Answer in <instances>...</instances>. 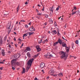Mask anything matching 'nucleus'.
<instances>
[{
  "mask_svg": "<svg viewBox=\"0 0 80 80\" xmlns=\"http://www.w3.org/2000/svg\"><path fill=\"white\" fill-rule=\"evenodd\" d=\"M74 46V43H72V48H73Z\"/></svg>",
  "mask_w": 80,
  "mask_h": 80,
  "instance_id": "32",
  "label": "nucleus"
},
{
  "mask_svg": "<svg viewBox=\"0 0 80 80\" xmlns=\"http://www.w3.org/2000/svg\"><path fill=\"white\" fill-rule=\"evenodd\" d=\"M14 34H15V35H17V33L16 32H14Z\"/></svg>",
  "mask_w": 80,
  "mask_h": 80,
  "instance_id": "56",
  "label": "nucleus"
},
{
  "mask_svg": "<svg viewBox=\"0 0 80 80\" xmlns=\"http://www.w3.org/2000/svg\"><path fill=\"white\" fill-rule=\"evenodd\" d=\"M28 33L24 34L23 35V37L24 38V37H27V35H28Z\"/></svg>",
  "mask_w": 80,
  "mask_h": 80,
  "instance_id": "13",
  "label": "nucleus"
},
{
  "mask_svg": "<svg viewBox=\"0 0 80 80\" xmlns=\"http://www.w3.org/2000/svg\"><path fill=\"white\" fill-rule=\"evenodd\" d=\"M58 76H59V77H62V76H63V74L62 73H60L59 74Z\"/></svg>",
  "mask_w": 80,
  "mask_h": 80,
  "instance_id": "27",
  "label": "nucleus"
},
{
  "mask_svg": "<svg viewBox=\"0 0 80 80\" xmlns=\"http://www.w3.org/2000/svg\"><path fill=\"white\" fill-rule=\"evenodd\" d=\"M4 40H5V41H6V40H7V36H5V37L4 38Z\"/></svg>",
  "mask_w": 80,
  "mask_h": 80,
  "instance_id": "30",
  "label": "nucleus"
},
{
  "mask_svg": "<svg viewBox=\"0 0 80 80\" xmlns=\"http://www.w3.org/2000/svg\"><path fill=\"white\" fill-rule=\"evenodd\" d=\"M20 22H25V20H22L20 21Z\"/></svg>",
  "mask_w": 80,
  "mask_h": 80,
  "instance_id": "41",
  "label": "nucleus"
},
{
  "mask_svg": "<svg viewBox=\"0 0 80 80\" xmlns=\"http://www.w3.org/2000/svg\"><path fill=\"white\" fill-rule=\"evenodd\" d=\"M34 33V32H30L29 33V36L31 35H33Z\"/></svg>",
  "mask_w": 80,
  "mask_h": 80,
  "instance_id": "23",
  "label": "nucleus"
},
{
  "mask_svg": "<svg viewBox=\"0 0 80 80\" xmlns=\"http://www.w3.org/2000/svg\"><path fill=\"white\" fill-rule=\"evenodd\" d=\"M1 63H4V62H0V64Z\"/></svg>",
  "mask_w": 80,
  "mask_h": 80,
  "instance_id": "52",
  "label": "nucleus"
},
{
  "mask_svg": "<svg viewBox=\"0 0 80 80\" xmlns=\"http://www.w3.org/2000/svg\"><path fill=\"white\" fill-rule=\"evenodd\" d=\"M54 24H55V25L56 26H57V23H56L55 22V23H54Z\"/></svg>",
  "mask_w": 80,
  "mask_h": 80,
  "instance_id": "54",
  "label": "nucleus"
},
{
  "mask_svg": "<svg viewBox=\"0 0 80 80\" xmlns=\"http://www.w3.org/2000/svg\"><path fill=\"white\" fill-rule=\"evenodd\" d=\"M49 22L50 23H53V21L52 20V19H49Z\"/></svg>",
  "mask_w": 80,
  "mask_h": 80,
  "instance_id": "16",
  "label": "nucleus"
},
{
  "mask_svg": "<svg viewBox=\"0 0 80 80\" xmlns=\"http://www.w3.org/2000/svg\"><path fill=\"white\" fill-rule=\"evenodd\" d=\"M36 48H37V52H40V51H41V48H40L39 46H36Z\"/></svg>",
  "mask_w": 80,
  "mask_h": 80,
  "instance_id": "7",
  "label": "nucleus"
},
{
  "mask_svg": "<svg viewBox=\"0 0 80 80\" xmlns=\"http://www.w3.org/2000/svg\"><path fill=\"white\" fill-rule=\"evenodd\" d=\"M2 74V72L0 71V75Z\"/></svg>",
  "mask_w": 80,
  "mask_h": 80,
  "instance_id": "55",
  "label": "nucleus"
},
{
  "mask_svg": "<svg viewBox=\"0 0 80 80\" xmlns=\"http://www.w3.org/2000/svg\"><path fill=\"white\" fill-rule=\"evenodd\" d=\"M9 24H8L7 27V29H9V30H8V34H9L10 33V25L8 27V25Z\"/></svg>",
  "mask_w": 80,
  "mask_h": 80,
  "instance_id": "6",
  "label": "nucleus"
},
{
  "mask_svg": "<svg viewBox=\"0 0 80 80\" xmlns=\"http://www.w3.org/2000/svg\"><path fill=\"white\" fill-rule=\"evenodd\" d=\"M20 6L19 5H18V8H17V13H18V10H19V7Z\"/></svg>",
  "mask_w": 80,
  "mask_h": 80,
  "instance_id": "24",
  "label": "nucleus"
},
{
  "mask_svg": "<svg viewBox=\"0 0 80 80\" xmlns=\"http://www.w3.org/2000/svg\"><path fill=\"white\" fill-rule=\"evenodd\" d=\"M8 52L9 53H10V51L9 50V51H8Z\"/></svg>",
  "mask_w": 80,
  "mask_h": 80,
  "instance_id": "47",
  "label": "nucleus"
},
{
  "mask_svg": "<svg viewBox=\"0 0 80 80\" xmlns=\"http://www.w3.org/2000/svg\"><path fill=\"white\" fill-rule=\"evenodd\" d=\"M75 13H76V12H73L72 13V15H73V14H75Z\"/></svg>",
  "mask_w": 80,
  "mask_h": 80,
  "instance_id": "44",
  "label": "nucleus"
},
{
  "mask_svg": "<svg viewBox=\"0 0 80 80\" xmlns=\"http://www.w3.org/2000/svg\"><path fill=\"white\" fill-rule=\"evenodd\" d=\"M50 31H48V33L50 34Z\"/></svg>",
  "mask_w": 80,
  "mask_h": 80,
  "instance_id": "61",
  "label": "nucleus"
},
{
  "mask_svg": "<svg viewBox=\"0 0 80 80\" xmlns=\"http://www.w3.org/2000/svg\"><path fill=\"white\" fill-rule=\"evenodd\" d=\"M31 24V22L29 23H28V25H30Z\"/></svg>",
  "mask_w": 80,
  "mask_h": 80,
  "instance_id": "60",
  "label": "nucleus"
},
{
  "mask_svg": "<svg viewBox=\"0 0 80 80\" xmlns=\"http://www.w3.org/2000/svg\"><path fill=\"white\" fill-rule=\"evenodd\" d=\"M74 9H77V8L76 7H74Z\"/></svg>",
  "mask_w": 80,
  "mask_h": 80,
  "instance_id": "58",
  "label": "nucleus"
},
{
  "mask_svg": "<svg viewBox=\"0 0 80 80\" xmlns=\"http://www.w3.org/2000/svg\"><path fill=\"white\" fill-rule=\"evenodd\" d=\"M9 50H10V44H9Z\"/></svg>",
  "mask_w": 80,
  "mask_h": 80,
  "instance_id": "50",
  "label": "nucleus"
},
{
  "mask_svg": "<svg viewBox=\"0 0 80 80\" xmlns=\"http://www.w3.org/2000/svg\"><path fill=\"white\" fill-rule=\"evenodd\" d=\"M44 16L46 17V18H48V16L47 14H45Z\"/></svg>",
  "mask_w": 80,
  "mask_h": 80,
  "instance_id": "31",
  "label": "nucleus"
},
{
  "mask_svg": "<svg viewBox=\"0 0 80 80\" xmlns=\"http://www.w3.org/2000/svg\"><path fill=\"white\" fill-rule=\"evenodd\" d=\"M58 42L60 44H62L63 42H62V41L60 39V38H59L58 40Z\"/></svg>",
  "mask_w": 80,
  "mask_h": 80,
  "instance_id": "9",
  "label": "nucleus"
},
{
  "mask_svg": "<svg viewBox=\"0 0 80 80\" xmlns=\"http://www.w3.org/2000/svg\"><path fill=\"white\" fill-rule=\"evenodd\" d=\"M18 23V21H17L16 23V25H17Z\"/></svg>",
  "mask_w": 80,
  "mask_h": 80,
  "instance_id": "51",
  "label": "nucleus"
},
{
  "mask_svg": "<svg viewBox=\"0 0 80 80\" xmlns=\"http://www.w3.org/2000/svg\"><path fill=\"white\" fill-rule=\"evenodd\" d=\"M57 31H58V32H59V29H57Z\"/></svg>",
  "mask_w": 80,
  "mask_h": 80,
  "instance_id": "53",
  "label": "nucleus"
},
{
  "mask_svg": "<svg viewBox=\"0 0 80 80\" xmlns=\"http://www.w3.org/2000/svg\"><path fill=\"white\" fill-rule=\"evenodd\" d=\"M42 11H44V8H42Z\"/></svg>",
  "mask_w": 80,
  "mask_h": 80,
  "instance_id": "62",
  "label": "nucleus"
},
{
  "mask_svg": "<svg viewBox=\"0 0 80 80\" xmlns=\"http://www.w3.org/2000/svg\"><path fill=\"white\" fill-rule=\"evenodd\" d=\"M52 32L53 33H55V34H57V31H56V30H54L52 31Z\"/></svg>",
  "mask_w": 80,
  "mask_h": 80,
  "instance_id": "25",
  "label": "nucleus"
},
{
  "mask_svg": "<svg viewBox=\"0 0 80 80\" xmlns=\"http://www.w3.org/2000/svg\"><path fill=\"white\" fill-rule=\"evenodd\" d=\"M38 15H41V13H38Z\"/></svg>",
  "mask_w": 80,
  "mask_h": 80,
  "instance_id": "43",
  "label": "nucleus"
},
{
  "mask_svg": "<svg viewBox=\"0 0 80 80\" xmlns=\"http://www.w3.org/2000/svg\"><path fill=\"white\" fill-rule=\"evenodd\" d=\"M27 50H28V51H30V50H31V49L29 47H27L26 50H25V52H27Z\"/></svg>",
  "mask_w": 80,
  "mask_h": 80,
  "instance_id": "11",
  "label": "nucleus"
},
{
  "mask_svg": "<svg viewBox=\"0 0 80 80\" xmlns=\"http://www.w3.org/2000/svg\"><path fill=\"white\" fill-rule=\"evenodd\" d=\"M38 55H39V53H38L37 55H35L33 56V58H36V57H37L38 56Z\"/></svg>",
  "mask_w": 80,
  "mask_h": 80,
  "instance_id": "21",
  "label": "nucleus"
},
{
  "mask_svg": "<svg viewBox=\"0 0 80 80\" xmlns=\"http://www.w3.org/2000/svg\"><path fill=\"white\" fill-rule=\"evenodd\" d=\"M75 43H76V44H77V45H78V40H77L75 41Z\"/></svg>",
  "mask_w": 80,
  "mask_h": 80,
  "instance_id": "28",
  "label": "nucleus"
},
{
  "mask_svg": "<svg viewBox=\"0 0 80 80\" xmlns=\"http://www.w3.org/2000/svg\"><path fill=\"white\" fill-rule=\"evenodd\" d=\"M12 65H19V63L18 62H17L16 59H13L11 61Z\"/></svg>",
  "mask_w": 80,
  "mask_h": 80,
  "instance_id": "3",
  "label": "nucleus"
},
{
  "mask_svg": "<svg viewBox=\"0 0 80 80\" xmlns=\"http://www.w3.org/2000/svg\"><path fill=\"white\" fill-rule=\"evenodd\" d=\"M34 60V58H32V59H30L28 62V65L27 66V67L26 68V70L27 71L29 70L30 68L31 67L32 65V62H33V61Z\"/></svg>",
  "mask_w": 80,
  "mask_h": 80,
  "instance_id": "1",
  "label": "nucleus"
},
{
  "mask_svg": "<svg viewBox=\"0 0 80 80\" xmlns=\"http://www.w3.org/2000/svg\"><path fill=\"white\" fill-rule=\"evenodd\" d=\"M77 73H79V71L78 70L77 71Z\"/></svg>",
  "mask_w": 80,
  "mask_h": 80,
  "instance_id": "63",
  "label": "nucleus"
},
{
  "mask_svg": "<svg viewBox=\"0 0 80 80\" xmlns=\"http://www.w3.org/2000/svg\"><path fill=\"white\" fill-rule=\"evenodd\" d=\"M59 10V8H57L56 9V11H58Z\"/></svg>",
  "mask_w": 80,
  "mask_h": 80,
  "instance_id": "37",
  "label": "nucleus"
},
{
  "mask_svg": "<svg viewBox=\"0 0 80 80\" xmlns=\"http://www.w3.org/2000/svg\"><path fill=\"white\" fill-rule=\"evenodd\" d=\"M60 53L61 54V55H62L61 56V58H62V59L63 58L64 60H66L68 57V56L65 55L66 53L63 52H60Z\"/></svg>",
  "mask_w": 80,
  "mask_h": 80,
  "instance_id": "2",
  "label": "nucleus"
},
{
  "mask_svg": "<svg viewBox=\"0 0 80 80\" xmlns=\"http://www.w3.org/2000/svg\"><path fill=\"white\" fill-rule=\"evenodd\" d=\"M42 39H41L38 42V43H39V44L41 43H42Z\"/></svg>",
  "mask_w": 80,
  "mask_h": 80,
  "instance_id": "29",
  "label": "nucleus"
},
{
  "mask_svg": "<svg viewBox=\"0 0 80 80\" xmlns=\"http://www.w3.org/2000/svg\"><path fill=\"white\" fill-rule=\"evenodd\" d=\"M25 5H27V4H28V3H27V2H25Z\"/></svg>",
  "mask_w": 80,
  "mask_h": 80,
  "instance_id": "49",
  "label": "nucleus"
},
{
  "mask_svg": "<svg viewBox=\"0 0 80 80\" xmlns=\"http://www.w3.org/2000/svg\"><path fill=\"white\" fill-rule=\"evenodd\" d=\"M53 72L54 71L53 70H51L50 71L48 72L49 74L50 75H53Z\"/></svg>",
  "mask_w": 80,
  "mask_h": 80,
  "instance_id": "8",
  "label": "nucleus"
},
{
  "mask_svg": "<svg viewBox=\"0 0 80 80\" xmlns=\"http://www.w3.org/2000/svg\"><path fill=\"white\" fill-rule=\"evenodd\" d=\"M44 24H45V25H47V22H46L45 23H44Z\"/></svg>",
  "mask_w": 80,
  "mask_h": 80,
  "instance_id": "48",
  "label": "nucleus"
},
{
  "mask_svg": "<svg viewBox=\"0 0 80 80\" xmlns=\"http://www.w3.org/2000/svg\"><path fill=\"white\" fill-rule=\"evenodd\" d=\"M62 46L63 47H67V44L64 42H62Z\"/></svg>",
  "mask_w": 80,
  "mask_h": 80,
  "instance_id": "10",
  "label": "nucleus"
},
{
  "mask_svg": "<svg viewBox=\"0 0 80 80\" xmlns=\"http://www.w3.org/2000/svg\"><path fill=\"white\" fill-rule=\"evenodd\" d=\"M12 70H15V67L12 66Z\"/></svg>",
  "mask_w": 80,
  "mask_h": 80,
  "instance_id": "34",
  "label": "nucleus"
},
{
  "mask_svg": "<svg viewBox=\"0 0 80 80\" xmlns=\"http://www.w3.org/2000/svg\"><path fill=\"white\" fill-rule=\"evenodd\" d=\"M19 41H20V42H22V39H19Z\"/></svg>",
  "mask_w": 80,
  "mask_h": 80,
  "instance_id": "46",
  "label": "nucleus"
},
{
  "mask_svg": "<svg viewBox=\"0 0 80 80\" xmlns=\"http://www.w3.org/2000/svg\"><path fill=\"white\" fill-rule=\"evenodd\" d=\"M45 36H42V38H45Z\"/></svg>",
  "mask_w": 80,
  "mask_h": 80,
  "instance_id": "33",
  "label": "nucleus"
},
{
  "mask_svg": "<svg viewBox=\"0 0 80 80\" xmlns=\"http://www.w3.org/2000/svg\"><path fill=\"white\" fill-rule=\"evenodd\" d=\"M30 30L31 32H33V31H35V28H33V27H32L30 29Z\"/></svg>",
  "mask_w": 80,
  "mask_h": 80,
  "instance_id": "12",
  "label": "nucleus"
},
{
  "mask_svg": "<svg viewBox=\"0 0 80 80\" xmlns=\"http://www.w3.org/2000/svg\"><path fill=\"white\" fill-rule=\"evenodd\" d=\"M34 80H38V79L37 78H35L34 79Z\"/></svg>",
  "mask_w": 80,
  "mask_h": 80,
  "instance_id": "45",
  "label": "nucleus"
},
{
  "mask_svg": "<svg viewBox=\"0 0 80 80\" xmlns=\"http://www.w3.org/2000/svg\"><path fill=\"white\" fill-rule=\"evenodd\" d=\"M49 10L50 11H51L53 13V7L50 8Z\"/></svg>",
  "mask_w": 80,
  "mask_h": 80,
  "instance_id": "17",
  "label": "nucleus"
},
{
  "mask_svg": "<svg viewBox=\"0 0 80 80\" xmlns=\"http://www.w3.org/2000/svg\"><path fill=\"white\" fill-rule=\"evenodd\" d=\"M62 38L63 40H66V41H67V40L65 39V38H63V37H62Z\"/></svg>",
  "mask_w": 80,
  "mask_h": 80,
  "instance_id": "38",
  "label": "nucleus"
},
{
  "mask_svg": "<svg viewBox=\"0 0 80 80\" xmlns=\"http://www.w3.org/2000/svg\"><path fill=\"white\" fill-rule=\"evenodd\" d=\"M47 56H49V57H52V54H50V53H47Z\"/></svg>",
  "mask_w": 80,
  "mask_h": 80,
  "instance_id": "19",
  "label": "nucleus"
},
{
  "mask_svg": "<svg viewBox=\"0 0 80 80\" xmlns=\"http://www.w3.org/2000/svg\"><path fill=\"white\" fill-rule=\"evenodd\" d=\"M3 43V41H2V38H0V45H1Z\"/></svg>",
  "mask_w": 80,
  "mask_h": 80,
  "instance_id": "20",
  "label": "nucleus"
},
{
  "mask_svg": "<svg viewBox=\"0 0 80 80\" xmlns=\"http://www.w3.org/2000/svg\"><path fill=\"white\" fill-rule=\"evenodd\" d=\"M58 42H57L55 43H54V46H55L57 44H58Z\"/></svg>",
  "mask_w": 80,
  "mask_h": 80,
  "instance_id": "26",
  "label": "nucleus"
},
{
  "mask_svg": "<svg viewBox=\"0 0 80 80\" xmlns=\"http://www.w3.org/2000/svg\"><path fill=\"white\" fill-rule=\"evenodd\" d=\"M42 73H45V72H44L43 70H42Z\"/></svg>",
  "mask_w": 80,
  "mask_h": 80,
  "instance_id": "40",
  "label": "nucleus"
},
{
  "mask_svg": "<svg viewBox=\"0 0 80 80\" xmlns=\"http://www.w3.org/2000/svg\"><path fill=\"white\" fill-rule=\"evenodd\" d=\"M53 76H54V77H57V74H56L55 75H53Z\"/></svg>",
  "mask_w": 80,
  "mask_h": 80,
  "instance_id": "39",
  "label": "nucleus"
},
{
  "mask_svg": "<svg viewBox=\"0 0 80 80\" xmlns=\"http://www.w3.org/2000/svg\"><path fill=\"white\" fill-rule=\"evenodd\" d=\"M47 79H48V78H49V77L48 76L47 77Z\"/></svg>",
  "mask_w": 80,
  "mask_h": 80,
  "instance_id": "57",
  "label": "nucleus"
},
{
  "mask_svg": "<svg viewBox=\"0 0 80 80\" xmlns=\"http://www.w3.org/2000/svg\"><path fill=\"white\" fill-rule=\"evenodd\" d=\"M27 55L28 56V57H29V58H30V54L29 52L27 53Z\"/></svg>",
  "mask_w": 80,
  "mask_h": 80,
  "instance_id": "18",
  "label": "nucleus"
},
{
  "mask_svg": "<svg viewBox=\"0 0 80 80\" xmlns=\"http://www.w3.org/2000/svg\"><path fill=\"white\" fill-rule=\"evenodd\" d=\"M25 27H26V28H28V25H25Z\"/></svg>",
  "mask_w": 80,
  "mask_h": 80,
  "instance_id": "36",
  "label": "nucleus"
},
{
  "mask_svg": "<svg viewBox=\"0 0 80 80\" xmlns=\"http://www.w3.org/2000/svg\"><path fill=\"white\" fill-rule=\"evenodd\" d=\"M66 52H67L68 53V51H69L70 48L68 47H66Z\"/></svg>",
  "mask_w": 80,
  "mask_h": 80,
  "instance_id": "14",
  "label": "nucleus"
},
{
  "mask_svg": "<svg viewBox=\"0 0 80 80\" xmlns=\"http://www.w3.org/2000/svg\"><path fill=\"white\" fill-rule=\"evenodd\" d=\"M48 42V39H46V40H44L45 42Z\"/></svg>",
  "mask_w": 80,
  "mask_h": 80,
  "instance_id": "35",
  "label": "nucleus"
},
{
  "mask_svg": "<svg viewBox=\"0 0 80 80\" xmlns=\"http://www.w3.org/2000/svg\"><path fill=\"white\" fill-rule=\"evenodd\" d=\"M61 20H63V18H62L61 19Z\"/></svg>",
  "mask_w": 80,
  "mask_h": 80,
  "instance_id": "64",
  "label": "nucleus"
},
{
  "mask_svg": "<svg viewBox=\"0 0 80 80\" xmlns=\"http://www.w3.org/2000/svg\"><path fill=\"white\" fill-rule=\"evenodd\" d=\"M20 57V54H15L14 55V58H16V59H17V58H19Z\"/></svg>",
  "mask_w": 80,
  "mask_h": 80,
  "instance_id": "4",
  "label": "nucleus"
},
{
  "mask_svg": "<svg viewBox=\"0 0 80 80\" xmlns=\"http://www.w3.org/2000/svg\"><path fill=\"white\" fill-rule=\"evenodd\" d=\"M36 10L37 12H38V10H37V9H36Z\"/></svg>",
  "mask_w": 80,
  "mask_h": 80,
  "instance_id": "59",
  "label": "nucleus"
},
{
  "mask_svg": "<svg viewBox=\"0 0 80 80\" xmlns=\"http://www.w3.org/2000/svg\"><path fill=\"white\" fill-rule=\"evenodd\" d=\"M25 72V69L24 68H23L22 73H24Z\"/></svg>",
  "mask_w": 80,
  "mask_h": 80,
  "instance_id": "22",
  "label": "nucleus"
},
{
  "mask_svg": "<svg viewBox=\"0 0 80 80\" xmlns=\"http://www.w3.org/2000/svg\"><path fill=\"white\" fill-rule=\"evenodd\" d=\"M0 69L1 70H3V67H2V68L0 67Z\"/></svg>",
  "mask_w": 80,
  "mask_h": 80,
  "instance_id": "42",
  "label": "nucleus"
},
{
  "mask_svg": "<svg viewBox=\"0 0 80 80\" xmlns=\"http://www.w3.org/2000/svg\"><path fill=\"white\" fill-rule=\"evenodd\" d=\"M2 56H4V55H5V52H4V49L2 50Z\"/></svg>",
  "mask_w": 80,
  "mask_h": 80,
  "instance_id": "15",
  "label": "nucleus"
},
{
  "mask_svg": "<svg viewBox=\"0 0 80 80\" xmlns=\"http://www.w3.org/2000/svg\"><path fill=\"white\" fill-rule=\"evenodd\" d=\"M45 67V63H44L42 62L40 64V68H43Z\"/></svg>",
  "mask_w": 80,
  "mask_h": 80,
  "instance_id": "5",
  "label": "nucleus"
}]
</instances>
